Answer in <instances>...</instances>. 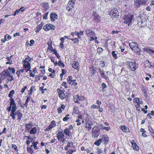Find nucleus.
<instances>
[{
	"mask_svg": "<svg viewBox=\"0 0 154 154\" xmlns=\"http://www.w3.org/2000/svg\"><path fill=\"white\" fill-rule=\"evenodd\" d=\"M127 65L128 68L133 71H135L138 67V64L136 63L135 61L128 62Z\"/></svg>",
	"mask_w": 154,
	"mask_h": 154,
	"instance_id": "1",
	"label": "nucleus"
},
{
	"mask_svg": "<svg viewBox=\"0 0 154 154\" xmlns=\"http://www.w3.org/2000/svg\"><path fill=\"white\" fill-rule=\"evenodd\" d=\"M129 45L133 51L137 54H139L140 49L138 47V45L136 42H130L129 44Z\"/></svg>",
	"mask_w": 154,
	"mask_h": 154,
	"instance_id": "2",
	"label": "nucleus"
},
{
	"mask_svg": "<svg viewBox=\"0 0 154 154\" xmlns=\"http://www.w3.org/2000/svg\"><path fill=\"white\" fill-rule=\"evenodd\" d=\"M133 15L130 14H128L125 15L124 17V23L127 24L128 26H129L133 21Z\"/></svg>",
	"mask_w": 154,
	"mask_h": 154,
	"instance_id": "3",
	"label": "nucleus"
},
{
	"mask_svg": "<svg viewBox=\"0 0 154 154\" xmlns=\"http://www.w3.org/2000/svg\"><path fill=\"white\" fill-rule=\"evenodd\" d=\"M10 75V72L8 69H5L0 74V83H2V80H4Z\"/></svg>",
	"mask_w": 154,
	"mask_h": 154,
	"instance_id": "4",
	"label": "nucleus"
},
{
	"mask_svg": "<svg viewBox=\"0 0 154 154\" xmlns=\"http://www.w3.org/2000/svg\"><path fill=\"white\" fill-rule=\"evenodd\" d=\"M76 0H69L66 6V9L67 10L70 11L74 8Z\"/></svg>",
	"mask_w": 154,
	"mask_h": 154,
	"instance_id": "5",
	"label": "nucleus"
},
{
	"mask_svg": "<svg viewBox=\"0 0 154 154\" xmlns=\"http://www.w3.org/2000/svg\"><path fill=\"white\" fill-rule=\"evenodd\" d=\"M109 14L113 18H117L119 16V12L116 8H114L111 11Z\"/></svg>",
	"mask_w": 154,
	"mask_h": 154,
	"instance_id": "6",
	"label": "nucleus"
},
{
	"mask_svg": "<svg viewBox=\"0 0 154 154\" xmlns=\"http://www.w3.org/2000/svg\"><path fill=\"white\" fill-rule=\"evenodd\" d=\"M138 25L139 26L143 27L146 25V19L143 17H141L140 19H139Z\"/></svg>",
	"mask_w": 154,
	"mask_h": 154,
	"instance_id": "7",
	"label": "nucleus"
},
{
	"mask_svg": "<svg viewBox=\"0 0 154 154\" xmlns=\"http://www.w3.org/2000/svg\"><path fill=\"white\" fill-rule=\"evenodd\" d=\"M62 132L63 131H59L58 134H57V137L59 141L64 142L65 141L64 139V135Z\"/></svg>",
	"mask_w": 154,
	"mask_h": 154,
	"instance_id": "8",
	"label": "nucleus"
},
{
	"mask_svg": "<svg viewBox=\"0 0 154 154\" xmlns=\"http://www.w3.org/2000/svg\"><path fill=\"white\" fill-rule=\"evenodd\" d=\"M55 27L51 24H47L43 27V29L45 31H48L50 29L54 30Z\"/></svg>",
	"mask_w": 154,
	"mask_h": 154,
	"instance_id": "9",
	"label": "nucleus"
},
{
	"mask_svg": "<svg viewBox=\"0 0 154 154\" xmlns=\"http://www.w3.org/2000/svg\"><path fill=\"white\" fill-rule=\"evenodd\" d=\"M10 105L11 107L12 106V109L11 112H15L17 109L16 104L15 103L14 100V99H11L10 101Z\"/></svg>",
	"mask_w": 154,
	"mask_h": 154,
	"instance_id": "10",
	"label": "nucleus"
},
{
	"mask_svg": "<svg viewBox=\"0 0 154 154\" xmlns=\"http://www.w3.org/2000/svg\"><path fill=\"white\" fill-rule=\"evenodd\" d=\"M92 17L93 18V19L94 21L98 22L100 20V17L98 15L96 12H93Z\"/></svg>",
	"mask_w": 154,
	"mask_h": 154,
	"instance_id": "11",
	"label": "nucleus"
},
{
	"mask_svg": "<svg viewBox=\"0 0 154 154\" xmlns=\"http://www.w3.org/2000/svg\"><path fill=\"white\" fill-rule=\"evenodd\" d=\"M57 91L58 92V95L59 97L62 99L63 100L66 97V95L64 93V91L58 89Z\"/></svg>",
	"mask_w": 154,
	"mask_h": 154,
	"instance_id": "12",
	"label": "nucleus"
},
{
	"mask_svg": "<svg viewBox=\"0 0 154 154\" xmlns=\"http://www.w3.org/2000/svg\"><path fill=\"white\" fill-rule=\"evenodd\" d=\"M143 49L144 51L149 53L151 56L154 57V50L148 48H144Z\"/></svg>",
	"mask_w": 154,
	"mask_h": 154,
	"instance_id": "13",
	"label": "nucleus"
},
{
	"mask_svg": "<svg viewBox=\"0 0 154 154\" xmlns=\"http://www.w3.org/2000/svg\"><path fill=\"white\" fill-rule=\"evenodd\" d=\"M88 37H91L92 35L95 36L96 34L91 29H87L85 31Z\"/></svg>",
	"mask_w": 154,
	"mask_h": 154,
	"instance_id": "14",
	"label": "nucleus"
},
{
	"mask_svg": "<svg viewBox=\"0 0 154 154\" xmlns=\"http://www.w3.org/2000/svg\"><path fill=\"white\" fill-rule=\"evenodd\" d=\"M58 18L57 15L54 13H52L50 14V19L51 21L54 22Z\"/></svg>",
	"mask_w": 154,
	"mask_h": 154,
	"instance_id": "15",
	"label": "nucleus"
},
{
	"mask_svg": "<svg viewBox=\"0 0 154 154\" xmlns=\"http://www.w3.org/2000/svg\"><path fill=\"white\" fill-rule=\"evenodd\" d=\"M22 63L23 64V66L25 69H26L27 68L30 69L31 68L30 64L29 62L22 61Z\"/></svg>",
	"mask_w": 154,
	"mask_h": 154,
	"instance_id": "16",
	"label": "nucleus"
},
{
	"mask_svg": "<svg viewBox=\"0 0 154 154\" xmlns=\"http://www.w3.org/2000/svg\"><path fill=\"white\" fill-rule=\"evenodd\" d=\"M101 139H102V140H103L105 143H107L109 140V138L107 134L102 135Z\"/></svg>",
	"mask_w": 154,
	"mask_h": 154,
	"instance_id": "17",
	"label": "nucleus"
},
{
	"mask_svg": "<svg viewBox=\"0 0 154 154\" xmlns=\"http://www.w3.org/2000/svg\"><path fill=\"white\" fill-rule=\"evenodd\" d=\"M72 67L76 69H79V63L77 61H73L72 63Z\"/></svg>",
	"mask_w": 154,
	"mask_h": 154,
	"instance_id": "18",
	"label": "nucleus"
},
{
	"mask_svg": "<svg viewBox=\"0 0 154 154\" xmlns=\"http://www.w3.org/2000/svg\"><path fill=\"white\" fill-rule=\"evenodd\" d=\"M44 23L43 22H41L40 24L38 25L36 27V28L35 29V31L36 32H38L40 31L42 28V27L44 25Z\"/></svg>",
	"mask_w": 154,
	"mask_h": 154,
	"instance_id": "19",
	"label": "nucleus"
},
{
	"mask_svg": "<svg viewBox=\"0 0 154 154\" xmlns=\"http://www.w3.org/2000/svg\"><path fill=\"white\" fill-rule=\"evenodd\" d=\"M78 117V119L77 120H76L75 122H78V123L77 124V126H79L81 124V123L80 122L81 119H82V116L80 114L79 115Z\"/></svg>",
	"mask_w": 154,
	"mask_h": 154,
	"instance_id": "20",
	"label": "nucleus"
},
{
	"mask_svg": "<svg viewBox=\"0 0 154 154\" xmlns=\"http://www.w3.org/2000/svg\"><path fill=\"white\" fill-rule=\"evenodd\" d=\"M99 70L100 71V73L102 77L105 79L106 77V74H105L104 70L103 69L100 68L99 69Z\"/></svg>",
	"mask_w": 154,
	"mask_h": 154,
	"instance_id": "21",
	"label": "nucleus"
},
{
	"mask_svg": "<svg viewBox=\"0 0 154 154\" xmlns=\"http://www.w3.org/2000/svg\"><path fill=\"white\" fill-rule=\"evenodd\" d=\"M48 45V49L51 51H53V50L54 49H53V47L52 46V42L51 40L50 41H49L47 43Z\"/></svg>",
	"mask_w": 154,
	"mask_h": 154,
	"instance_id": "22",
	"label": "nucleus"
},
{
	"mask_svg": "<svg viewBox=\"0 0 154 154\" xmlns=\"http://www.w3.org/2000/svg\"><path fill=\"white\" fill-rule=\"evenodd\" d=\"M35 86H32L30 88V90L29 91V94L30 95H32V93L34 91H35L36 89L35 88Z\"/></svg>",
	"mask_w": 154,
	"mask_h": 154,
	"instance_id": "23",
	"label": "nucleus"
},
{
	"mask_svg": "<svg viewBox=\"0 0 154 154\" xmlns=\"http://www.w3.org/2000/svg\"><path fill=\"white\" fill-rule=\"evenodd\" d=\"M85 127L88 128V130L89 131L91 128V124L90 122H87L85 124Z\"/></svg>",
	"mask_w": 154,
	"mask_h": 154,
	"instance_id": "24",
	"label": "nucleus"
},
{
	"mask_svg": "<svg viewBox=\"0 0 154 154\" xmlns=\"http://www.w3.org/2000/svg\"><path fill=\"white\" fill-rule=\"evenodd\" d=\"M65 134L68 136H70L71 135V131L68 129V128H65L64 131Z\"/></svg>",
	"mask_w": 154,
	"mask_h": 154,
	"instance_id": "25",
	"label": "nucleus"
},
{
	"mask_svg": "<svg viewBox=\"0 0 154 154\" xmlns=\"http://www.w3.org/2000/svg\"><path fill=\"white\" fill-rule=\"evenodd\" d=\"M132 141L133 142H131V143L132 144V145L133 147L137 151L139 150V147L136 143L134 142V140H132Z\"/></svg>",
	"mask_w": 154,
	"mask_h": 154,
	"instance_id": "26",
	"label": "nucleus"
},
{
	"mask_svg": "<svg viewBox=\"0 0 154 154\" xmlns=\"http://www.w3.org/2000/svg\"><path fill=\"white\" fill-rule=\"evenodd\" d=\"M37 132V129L36 127H34L30 131L29 133L31 134H35Z\"/></svg>",
	"mask_w": 154,
	"mask_h": 154,
	"instance_id": "27",
	"label": "nucleus"
},
{
	"mask_svg": "<svg viewBox=\"0 0 154 154\" xmlns=\"http://www.w3.org/2000/svg\"><path fill=\"white\" fill-rule=\"evenodd\" d=\"M120 129L123 132H128L129 131V129L125 126H123L120 128Z\"/></svg>",
	"mask_w": 154,
	"mask_h": 154,
	"instance_id": "28",
	"label": "nucleus"
},
{
	"mask_svg": "<svg viewBox=\"0 0 154 154\" xmlns=\"http://www.w3.org/2000/svg\"><path fill=\"white\" fill-rule=\"evenodd\" d=\"M74 98H78V100L79 101H82L84 100V98L82 96H79L78 95H76L74 96Z\"/></svg>",
	"mask_w": 154,
	"mask_h": 154,
	"instance_id": "29",
	"label": "nucleus"
},
{
	"mask_svg": "<svg viewBox=\"0 0 154 154\" xmlns=\"http://www.w3.org/2000/svg\"><path fill=\"white\" fill-rule=\"evenodd\" d=\"M140 0H134V6L137 7H139L141 3H140Z\"/></svg>",
	"mask_w": 154,
	"mask_h": 154,
	"instance_id": "30",
	"label": "nucleus"
},
{
	"mask_svg": "<svg viewBox=\"0 0 154 154\" xmlns=\"http://www.w3.org/2000/svg\"><path fill=\"white\" fill-rule=\"evenodd\" d=\"M15 93L14 91L13 90H12L11 91L9 92V93L8 94V96L10 98V101H11V99H13L12 98L13 96L14 95V94Z\"/></svg>",
	"mask_w": 154,
	"mask_h": 154,
	"instance_id": "31",
	"label": "nucleus"
},
{
	"mask_svg": "<svg viewBox=\"0 0 154 154\" xmlns=\"http://www.w3.org/2000/svg\"><path fill=\"white\" fill-rule=\"evenodd\" d=\"M56 125L55 122L54 121H52L51 122L50 124L49 125V128H51V129L52 128H53L55 127Z\"/></svg>",
	"mask_w": 154,
	"mask_h": 154,
	"instance_id": "32",
	"label": "nucleus"
},
{
	"mask_svg": "<svg viewBox=\"0 0 154 154\" xmlns=\"http://www.w3.org/2000/svg\"><path fill=\"white\" fill-rule=\"evenodd\" d=\"M38 144V142L37 141L35 142H33L32 143V145L30 146V147L33 146L34 149L35 150L37 149L38 148L37 146V145Z\"/></svg>",
	"mask_w": 154,
	"mask_h": 154,
	"instance_id": "33",
	"label": "nucleus"
},
{
	"mask_svg": "<svg viewBox=\"0 0 154 154\" xmlns=\"http://www.w3.org/2000/svg\"><path fill=\"white\" fill-rule=\"evenodd\" d=\"M32 126V123H27L25 124V127L27 130H29L31 128Z\"/></svg>",
	"mask_w": 154,
	"mask_h": 154,
	"instance_id": "34",
	"label": "nucleus"
},
{
	"mask_svg": "<svg viewBox=\"0 0 154 154\" xmlns=\"http://www.w3.org/2000/svg\"><path fill=\"white\" fill-rule=\"evenodd\" d=\"M102 141V139L100 138L94 142V144L97 146H99Z\"/></svg>",
	"mask_w": 154,
	"mask_h": 154,
	"instance_id": "35",
	"label": "nucleus"
},
{
	"mask_svg": "<svg viewBox=\"0 0 154 154\" xmlns=\"http://www.w3.org/2000/svg\"><path fill=\"white\" fill-rule=\"evenodd\" d=\"M53 52L55 54L56 56L60 60V56L59 55V54H58V53L57 52V50L56 49H54L53 50Z\"/></svg>",
	"mask_w": 154,
	"mask_h": 154,
	"instance_id": "36",
	"label": "nucleus"
},
{
	"mask_svg": "<svg viewBox=\"0 0 154 154\" xmlns=\"http://www.w3.org/2000/svg\"><path fill=\"white\" fill-rule=\"evenodd\" d=\"M17 119L19 120V121L20 120L21 118L22 117L23 115L22 113L19 112H18L17 113Z\"/></svg>",
	"mask_w": 154,
	"mask_h": 154,
	"instance_id": "37",
	"label": "nucleus"
},
{
	"mask_svg": "<svg viewBox=\"0 0 154 154\" xmlns=\"http://www.w3.org/2000/svg\"><path fill=\"white\" fill-rule=\"evenodd\" d=\"M112 55L114 58L115 59H117L118 58V57L117 55V54L116 53V51H113L112 53Z\"/></svg>",
	"mask_w": 154,
	"mask_h": 154,
	"instance_id": "38",
	"label": "nucleus"
},
{
	"mask_svg": "<svg viewBox=\"0 0 154 154\" xmlns=\"http://www.w3.org/2000/svg\"><path fill=\"white\" fill-rule=\"evenodd\" d=\"M101 128L103 130V129L105 130L106 131H108L110 129V127H104L103 126L101 125Z\"/></svg>",
	"mask_w": 154,
	"mask_h": 154,
	"instance_id": "39",
	"label": "nucleus"
},
{
	"mask_svg": "<svg viewBox=\"0 0 154 154\" xmlns=\"http://www.w3.org/2000/svg\"><path fill=\"white\" fill-rule=\"evenodd\" d=\"M69 114H66L65 116L63 118V121L64 122L67 121L68 119H69Z\"/></svg>",
	"mask_w": 154,
	"mask_h": 154,
	"instance_id": "40",
	"label": "nucleus"
},
{
	"mask_svg": "<svg viewBox=\"0 0 154 154\" xmlns=\"http://www.w3.org/2000/svg\"><path fill=\"white\" fill-rule=\"evenodd\" d=\"M58 65L59 66H60V67L62 66L63 67L64 66V63H63L61 62V59H60V60H59V61H58Z\"/></svg>",
	"mask_w": 154,
	"mask_h": 154,
	"instance_id": "41",
	"label": "nucleus"
},
{
	"mask_svg": "<svg viewBox=\"0 0 154 154\" xmlns=\"http://www.w3.org/2000/svg\"><path fill=\"white\" fill-rule=\"evenodd\" d=\"M11 146L12 148H14V150L16 152H18V150L17 149V146L14 144H12Z\"/></svg>",
	"mask_w": 154,
	"mask_h": 154,
	"instance_id": "42",
	"label": "nucleus"
},
{
	"mask_svg": "<svg viewBox=\"0 0 154 154\" xmlns=\"http://www.w3.org/2000/svg\"><path fill=\"white\" fill-rule=\"evenodd\" d=\"M32 58L30 57L29 56H28L25 59V60L23 61H25L26 62H30L32 60Z\"/></svg>",
	"mask_w": 154,
	"mask_h": 154,
	"instance_id": "43",
	"label": "nucleus"
},
{
	"mask_svg": "<svg viewBox=\"0 0 154 154\" xmlns=\"http://www.w3.org/2000/svg\"><path fill=\"white\" fill-rule=\"evenodd\" d=\"M30 100V98L29 97H27L26 100V103L24 105L27 107L28 106V103Z\"/></svg>",
	"mask_w": 154,
	"mask_h": 154,
	"instance_id": "44",
	"label": "nucleus"
},
{
	"mask_svg": "<svg viewBox=\"0 0 154 154\" xmlns=\"http://www.w3.org/2000/svg\"><path fill=\"white\" fill-rule=\"evenodd\" d=\"M9 70H10V72H11L13 74H14L15 72L14 69L11 67H9L8 68Z\"/></svg>",
	"mask_w": 154,
	"mask_h": 154,
	"instance_id": "45",
	"label": "nucleus"
},
{
	"mask_svg": "<svg viewBox=\"0 0 154 154\" xmlns=\"http://www.w3.org/2000/svg\"><path fill=\"white\" fill-rule=\"evenodd\" d=\"M14 112H11L10 116L12 117L13 119L14 120L15 119V116L14 115Z\"/></svg>",
	"mask_w": 154,
	"mask_h": 154,
	"instance_id": "46",
	"label": "nucleus"
},
{
	"mask_svg": "<svg viewBox=\"0 0 154 154\" xmlns=\"http://www.w3.org/2000/svg\"><path fill=\"white\" fill-rule=\"evenodd\" d=\"M72 77L71 76L69 75L68 76L67 78V81L69 83V84H70L71 83V82H72Z\"/></svg>",
	"mask_w": 154,
	"mask_h": 154,
	"instance_id": "47",
	"label": "nucleus"
},
{
	"mask_svg": "<svg viewBox=\"0 0 154 154\" xmlns=\"http://www.w3.org/2000/svg\"><path fill=\"white\" fill-rule=\"evenodd\" d=\"M103 152V150L101 149L100 148H97V151H96V154H101Z\"/></svg>",
	"mask_w": 154,
	"mask_h": 154,
	"instance_id": "48",
	"label": "nucleus"
},
{
	"mask_svg": "<svg viewBox=\"0 0 154 154\" xmlns=\"http://www.w3.org/2000/svg\"><path fill=\"white\" fill-rule=\"evenodd\" d=\"M8 79L10 81H12L13 80V77L12 75H11L10 73V75H8L7 77Z\"/></svg>",
	"mask_w": 154,
	"mask_h": 154,
	"instance_id": "49",
	"label": "nucleus"
},
{
	"mask_svg": "<svg viewBox=\"0 0 154 154\" xmlns=\"http://www.w3.org/2000/svg\"><path fill=\"white\" fill-rule=\"evenodd\" d=\"M148 0H140L141 5H144L148 2Z\"/></svg>",
	"mask_w": 154,
	"mask_h": 154,
	"instance_id": "50",
	"label": "nucleus"
},
{
	"mask_svg": "<svg viewBox=\"0 0 154 154\" xmlns=\"http://www.w3.org/2000/svg\"><path fill=\"white\" fill-rule=\"evenodd\" d=\"M73 145V142L72 141H70L67 143L66 146L69 148L70 147L71 145Z\"/></svg>",
	"mask_w": 154,
	"mask_h": 154,
	"instance_id": "51",
	"label": "nucleus"
},
{
	"mask_svg": "<svg viewBox=\"0 0 154 154\" xmlns=\"http://www.w3.org/2000/svg\"><path fill=\"white\" fill-rule=\"evenodd\" d=\"M140 105L139 104H137L135 105V107L136 108V109L138 111H140Z\"/></svg>",
	"mask_w": 154,
	"mask_h": 154,
	"instance_id": "52",
	"label": "nucleus"
},
{
	"mask_svg": "<svg viewBox=\"0 0 154 154\" xmlns=\"http://www.w3.org/2000/svg\"><path fill=\"white\" fill-rule=\"evenodd\" d=\"M7 35H5L4 36L5 38H2V39H1V41H2V42H3V43H4L5 42L6 40H7Z\"/></svg>",
	"mask_w": 154,
	"mask_h": 154,
	"instance_id": "53",
	"label": "nucleus"
},
{
	"mask_svg": "<svg viewBox=\"0 0 154 154\" xmlns=\"http://www.w3.org/2000/svg\"><path fill=\"white\" fill-rule=\"evenodd\" d=\"M27 88V86H26L23 88L21 90V92L23 94L25 91V90Z\"/></svg>",
	"mask_w": 154,
	"mask_h": 154,
	"instance_id": "54",
	"label": "nucleus"
},
{
	"mask_svg": "<svg viewBox=\"0 0 154 154\" xmlns=\"http://www.w3.org/2000/svg\"><path fill=\"white\" fill-rule=\"evenodd\" d=\"M139 99L138 98H135L134 99V102L135 103L137 104Z\"/></svg>",
	"mask_w": 154,
	"mask_h": 154,
	"instance_id": "55",
	"label": "nucleus"
},
{
	"mask_svg": "<svg viewBox=\"0 0 154 154\" xmlns=\"http://www.w3.org/2000/svg\"><path fill=\"white\" fill-rule=\"evenodd\" d=\"M68 36H65L64 37L61 38H60V40L62 42H64V40L66 39V38H68Z\"/></svg>",
	"mask_w": 154,
	"mask_h": 154,
	"instance_id": "56",
	"label": "nucleus"
},
{
	"mask_svg": "<svg viewBox=\"0 0 154 154\" xmlns=\"http://www.w3.org/2000/svg\"><path fill=\"white\" fill-rule=\"evenodd\" d=\"M71 34L73 36L74 35V34L76 35H79V32H78L75 31L74 32H72Z\"/></svg>",
	"mask_w": 154,
	"mask_h": 154,
	"instance_id": "57",
	"label": "nucleus"
},
{
	"mask_svg": "<svg viewBox=\"0 0 154 154\" xmlns=\"http://www.w3.org/2000/svg\"><path fill=\"white\" fill-rule=\"evenodd\" d=\"M63 43H64L63 42V41L62 42L61 41V42L60 43V47L62 49H63L64 47Z\"/></svg>",
	"mask_w": 154,
	"mask_h": 154,
	"instance_id": "58",
	"label": "nucleus"
},
{
	"mask_svg": "<svg viewBox=\"0 0 154 154\" xmlns=\"http://www.w3.org/2000/svg\"><path fill=\"white\" fill-rule=\"evenodd\" d=\"M48 12H47L45 14V15L43 17V19H45V20L47 19V16H48Z\"/></svg>",
	"mask_w": 154,
	"mask_h": 154,
	"instance_id": "59",
	"label": "nucleus"
},
{
	"mask_svg": "<svg viewBox=\"0 0 154 154\" xmlns=\"http://www.w3.org/2000/svg\"><path fill=\"white\" fill-rule=\"evenodd\" d=\"M79 40L77 38H74V43L75 44H78L79 42Z\"/></svg>",
	"mask_w": 154,
	"mask_h": 154,
	"instance_id": "60",
	"label": "nucleus"
},
{
	"mask_svg": "<svg viewBox=\"0 0 154 154\" xmlns=\"http://www.w3.org/2000/svg\"><path fill=\"white\" fill-rule=\"evenodd\" d=\"M30 42L29 45L30 46H32L35 43L33 39L31 40L30 41Z\"/></svg>",
	"mask_w": 154,
	"mask_h": 154,
	"instance_id": "61",
	"label": "nucleus"
},
{
	"mask_svg": "<svg viewBox=\"0 0 154 154\" xmlns=\"http://www.w3.org/2000/svg\"><path fill=\"white\" fill-rule=\"evenodd\" d=\"M73 152V151L71 149H69L67 152V154H72Z\"/></svg>",
	"mask_w": 154,
	"mask_h": 154,
	"instance_id": "62",
	"label": "nucleus"
},
{
	"mask_svg": "<svg viewBox=\"0 0 154 154\" xmlns=\"http://www.w3.org/2000/svg\"><path fill=\"white\" fill-rule=\"evenodd\" d=\"M105 62L103 61H101L100 62V65L101 67H103L105 65Z\"/></svg>",
	"mask_w": 154,
	"mask_h": 154,
	"instance_id": "63",
	"label": "nucleus"
},
{
	"mask_svg": "<svg viewBox=\"0 0 154 154\" xmlns=\"http://www.w3.org/2000/svg\"><path fill=\"white\" fill-rule=\"evenodd\" d=\"M48 71L49 72L54 73L55 72V71L54 70L52 69L51 68H49L48 69Z\"/></svg>",
	"mask_w": 154,
	"mask_h": 154,
	"instance_id": "64",
	"label": "nucleus"
}]
</instances>
